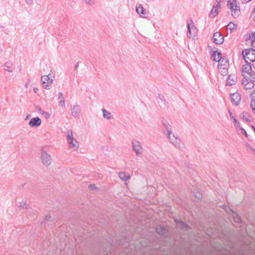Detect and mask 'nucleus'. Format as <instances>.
Returning <instances> with one entry per match:
<instances>
[{"mask_svg":"<svg viewBox=\"0 0 255 255\" xmlns=\"http://www.w3.org/2000/svg\"><path fill=\"white\" fill-rule=\"evenodd\" d=\"M195 35L196 34L193 35L192 30L190 29V27H189L187 31V35L188 37H189V38H193L195 36Z\"/></svg>","mask_w":255,"mask_h":255,"instance_id":"nucleus-32","label":"nucleus"},{"mask_svg":"<svg viewBox=\"0 0 255 255\" xmlns=\"http://www.w3.org/2000/svg\"><path fill=\"white\" fill-rule=\"evenodd\" d=\"M41 124V120L39 117L32 118L29 122L28 125L31 127H38Z\"/></svg>","mask_w":255,"mask_h":255,"instance_id":"nucleus-12","label":"nucleus"},{"mask_svg":"<svg viewBox=\"0 0 255 255\" xmlns=\"http://www.w3.org/2000/svg\"><path fill=\"white\" fill-rule=\"evenodd\" d=\"M88 188L90 190H93L95 188H96V186L95 184H90L89 186H88Z\"/></svg>","mask_w":255,"mask_h":255,"instance_id":"nucleus-41","label":"nucleus"},{"mask_svg":"<svg viewBox=\"0 0 255 255\" xmlns=\"http://www.w3.org/2000/svg\"><path fill=\"white\" fill-rule=\"evenodd\" d=\"M242 56L246 63L254 62L255 61V49L253 48L246 49L242 51Z\"/></svg>","mask_w":255,"mask_h":255,"instance_id":"nucleus-1","label":"nucleus"},{"mask_svg":"<svg viewBox=\"0 0 255 255\" xmlns=\"http://www.w3.org/2000/svg\"><path fill=\"white\" fill-rule=\"evenodd\" d=\"M163 125L167 131V135L169 134H171L172 131L171 126L168 124L166 121L163 123Z\"/></svg>","mask_w":255,"mask_h":255,"instance_id":"nucleus-26","label":"nucleus"},{"mask_svg":"<svg viewBox=\"0 0 255 255\" xmlns=\"http://www.w3.org/2000/svg\"><path fill=\"white\" fill-rule=\"evenodd\" d=\"M241 129L243 130L244 134L246 136V137H248V134L247 133V131H246V130L243 128H242Z\"/></svg>","mask_w":255,"mask_h":255,"instance_id":"nucleus-44","label":"nucleus"},{"mask_svg":"<svg viewBox=\"0 0 255 255\" xmlns=\"http://www.w3.org/2000/svg\"><path fill=\"white\" fill-rule=\"evenodd\" d=\"M254 33H255V32Z\"/></svg>","mask_w":255,"mask_h":255,"instance_id":"nucleus-54","label":"nucleus"},{"mask_svg":"<svg viewBox=\"0 0 255 255\" xmlns=\"http://www.w3.org/2000/svg\"><path fill=\"white\" fill-rule=\"evenodd\" d=\"M251 97L252 98V101H255V89H254L251 94Z\"/></svg>","mask_w":255,"mask_h":255,"instance_id":"nucleus-40","label":"nucleus"},{"mask_svg":"<svg viewBox=\"0 0 255 255\" xmlns=\"http://www.w3.org/2000/svg\"><path fill=\"white\" fill-rule=\"evenodd\" d=\"M253 71L255 73V63L253 64Z\"/></svg>","mask_w":255,"mask_h":255,"instance_id":"nucleus-49","label":"nucleus"},{"mask_svg":"<svg viewBox=\"0 0 255 255\" xmlns=\"http://www.w3.org/2000/svg\"><path fill=\"white\" fill-rule=\"evenodd\" d=\"M221 52H218L217 54V62L219 63V64H226V63H229L228 60L225 58L222 57Z\"/></svg>","mask_w":255,"mask_h":255,"instance_id":"nucleus-18","label":"nucleus"},{"mask_svg":"<svg viewBox=\"0 0 255 255\" xmlns=\"http://www.w3.org/2000/svg\"><path fill=\"white\" fill-rule=\"evenodd\" d=\"M227 28L232 31L236 29L237 25L231 22L227 25Z\"/></svg>","mask_w":255,"mask_h":255,"instance_id":"nucleus-31","label":"nucleus"},{"mask_svg":"<svg viewBox=\"0 0 255 255\" xmlns=\"http://www.w3.org/2000/svg\"><path fill=\"white\" fill-rule=\"evenodd\" d=\"M176 223V228L180 229H184L185 231H188L190 229V227L185 224L184 222L178 221L177 219L175 220Z\"/></svg>","mask_w":255,"mask_h":255,"instance_id":"nucleus-15","label":"nucleus"},{"mask_svg":"<svg viewBox=\"0 0 255 255\" xmlns=\"http://www.w3.org/2000/svg\"><path fill=\"white\" fill-rule=\"evenodd\" d=\"M250 116L249 114L246 112H243L242 113L240 116V118L241 119L243 120H245L247 122H250L251 121L249 119Z\"/></svg>","mask_w":255,"mask_h":255,"instance_id":"nucleus-22","label":"nucleus"},{"mask_svg":"<svg viewBox=\"0 0 255 255\" xmlns=\"http://www.w3.org/2000/svg\"><path fill=\"white\" fill-rule=\"evenodd\" d=\"M102 112L103 113V117L104 119L109 120L112 118L113 115L110 112L107 111L105 109H102Z\"/></svg>","mask_w":255,"mask_h":255,"instance_id":"nucleus-20","label":"nucleus"},{"mask_svg":"<svg viewBox=\"0 0 255 255\" xmlns=\"http://www.w3.org/2000/svg\"><path fill=\"white\" fill-rule=\"evenodd\" d=\"M72 115L75 118H79L81 113V107L79 105H74L72 109Z\"/></svg>","mask_w":255,"mask_h":255,"instance_id":"nucleus-13","label":"nucleus"},{"mask_svg":"<svg viewBox=\"0 0 255 255\" xmlns=\"http://www.w3.org/2000/svg\"><path fill=\"white\" fill-rule=\"evenodd\" d=\"M136 11L139 15H140L141 17H145L146 12L145 11V9L143 7L142 5L139 4L138 6H136Z\"/></svg>","mask_w":255,"mask_h":255,"instance_id":"nucleus-16","label":"nucleus"},{"mask_svg":"<svg viewBox=\"0 0 255 255\" xmlns=\"http://www.w3.org/2000/svg\"><path fill=\"white\" fill-rule=\"evenodd\" d=\"M40 159L42 163L45 166H48L52 163V159L50 155L43 149L41 151Z\"/></svg>","mask_w":255,"mask_h":255,"instance_id":"nucleus-4","label":"nucleus"},{"mask_svg":"<svg viewBox=\"0 0 255 255\" xmlns=\"http://www.w3.org/2000/svg\"><path fill=\"white\" fill-rule=\"evenodd\" d=\"M219 72L222 75L226 76L228 73V69H225L222 68H219Z\"/></svg>","mask_w":255,"mask_h":255,"instance_id":"nucleus-30","label":"nucleus"},{"mask_svg":"<svg viewBox=\"0 0 255 255\" xmlns=\"http://www.w3.org/2000/svg\"><path fill=\"white\" fill-rule=\"evenodd\" d=\"M51 218V216H50V215H46V216H45V220H46V221H49V220H50Z\"/></svg>","mask_w":255,"mask_h":255,"instance_id":"nucleus-43","label":"nucleus"},{"mask_svg":"<svg viewBox=\"0 0 255 255\" xmlns=\"http://www.w3.org/2000/svg\"><path fill=\"white\" fill-rule=\"evenodd\" d=\"M87 4L91 5L93 2L92 0H83Z\"/></svg>","mask_w":255,"mask_h":255,"instance_id":"nucleus-42","label":"nucleus"},{"mask_svg":"<svg viewBox=\"0 0 255 255\" xmlns=\"http://www.w3.org/2000/svg\"><path fill=\"white\" fill-rule=\"evenodd\" d=\"M222 0H217L216 3H221L222 2Z\"/></svg>","mask_w":255,"mask_h":255,"instance_id":"nucleus-51","label":"nucleus"},{"mask_svg":"<svg viewBox=\"0 0 255 255\" xmlns=\"http://www.w3.org/2000/svg\"><path fill=\"white\" fill-rule=\"evenodd\" d=\"M67 140L70 148H73L75 149L78 148L79 144L77 140L73 138V132L71 130H69L67 131Z\"/></svg>","mask_w":255,"mask_h":255,"instance_id":"nucleus-5","label":"nucleus"},{"mask_svg":"<svg viewBox=\"0 0 255 255\" xmlns=\"http://www.w3.org/2000/svg\"><path fill=\"white\" fill-rule=\"evenodd\" d=\"M214 6H216V8H218V9L221 8V6L220 5V3H216V5H215Z\"/></svg>","mask_w":255,"mask_h":255,"instance_id":"nucleus-45","label":"nucleus"},{"mask_svg":"<svg viewBox=\"0 0 255 255\" xmlns=\"http://www.w3.org/2000/svg\"><path fill=\"white\" fill-rule=\"evenodd\" d=\"M189 27H190V29L192 30L193 35H195L196 34L197 30L196 28L194 26V24L192 20H190V22L187 23V29H188Z\"/></svg>","mask_w":255,"mask_h":255,"instance_id":"nucleus-24","label":"nucleus"},{"mask_svg":"<svg viewBox=\"0 0 255 255\" xmlns=\"http://www.w3.org/2000/svg\"><path fill=\"white\" fill-rule=\"evenodd\" d=\"M244 1H243V3H247L249 1H250L251 0H243Z\"/></svg>","mask_w":255,"mask_h":255,"instance_id":"nucleus-50","label":"nucleus"},{"mask_svg":"<svg viewBox=\"0 0 255 255\" xmlns=\"http://www.w3.org/2000/svg\"><path fill=\"white\" fill-rule=\"evenodd\" d=\"M226 211L230 214H233V220L235 223H239L241 222L240 217L238 216L237 214L235 213L233 210L230 209L229 211H228L227 210Z\"/></svg>","mask_w":255,"mask_h":255,"instance_id":"nucleus-19","label":"nucleus"},{"mask_svg":"<svg viewBox=\"0 0 255 255\" xmlns=\"http://www.w3.org/2000/svg\"><path fill=\"white\" fill-rule=\"evenodd\" d=\"M41 115L43 116V117L45 118V119H48L50 117V114L48 113V112L43 111Z\"/></svg>","mask_w":255,"mask_h":255,"instance_id":"nucleus-37","label":"nucleus"},{"mask_svg":"<svg viewBox=\"0 0 255 255\" xmlns=\"http://www.w3.org/2000/svg\"><path fill=\"white\" fill-rule=\"evenodd\" d=\"M29 115L27 116V117H26V118L25 120H26L28 119H29Z\"/></svg>","mask_w":255,"mask_h":255,"instance_id":"nucleus-52","label":"nucleus"},{"mask_svg":"<svg viewBox=\"0 0 255 255\" xmlns=\"http://www.w3.org/2000/svg\"><path fill=\"white\" fill-rule=\"evenodd\" d=\"M224 37L220 32H216L214 33L212 37V40L214 43L217 45L222 44L224 42Z\"/></svg>","mask_w":255,"mask_h":255,"instance_id":"nucleus-10","label":"nucleus"},{"mask_svg":"<svg viewBox=\"0 0 255 255\" xmlns=\"http://www.w3.org/2000/svg\"><path fill=\"white\" fill-rule=\"evenodd\" d=\"M4 70L11 72L12 71V64L10 62H7L4 64Z\"/></svg>","mask_w":255,"mask_h":255,"instance_id":"nucleus-27","label":"nucleus"},{"mask_svg":"<svg viewBox=\"0 0 255 255\" xmlns=\"http://www.w3.org/2000/svg\"><path fill=\"white\" fill-rule=\"evenodd\" d=\"M132 150L135 152L136 155L141 154L142 152V148L139 141L133 140L131 142Z\"/></svg>","mask_w":255,"mask_h":255,"instance_id":"nucleus-9","label":"nucleus"},{"mask_svg":"<svg viewBox=\"0 0 255 255\" xmlns=\"http://www.w3.org/2000/svg\"><path fill=\"white\" fill-rule=\"evenodd\" d=\"M167 137L170 142L175 147L178 148H180L181 147V140L177 135H175L174 134L171 133V134L168 135Z\"/></svg>","mask_w":255,"mask_h":255,"instance_id":"nucleus-7","label":"nucleus"},{"mask_svg":"<svg viewBox=\"0 0 255 255\" xmlns=\"http://www.w3.org/2000/svg\"><path fill=\"white\" fill-rule=\"evenodd\" d=\"M79 62H77V63H76V64L75 65V67H74V68H75V69L76 70H77V68H78V66H79Z\"/></svg>","mask_w":255,"mask_h":255,"instance_id":"nucleus-48","label":"nucleus"},{"mask_svg":"<svg viewBox=\"0 0 255 255\" xmlns=\"http://www.w3.org/2000/svg\"><path fill=\"white\" fill-rule=\"evenodd\" d=\"M35 109L36 112H37L39 114H41L43 112L42 111L41 108L40 106L36 105L35 106Z\"/></svg>","mask_w":255,"mask_h":255,"instance_id":"nucleus-39","label":"nucleus"},{"mask_svg":"<svg viewBox=\"0 0 255 255\" xmlns=\"http://www.w3.org/2000/svg\"><path fill=\"white\" fill-rule=\"evenodd\" d=\"M43 87L46 89H49V85H51L53 82V79L51 78L50 74L42 76L41 78Z\"/></svg>","mask_w":255,"mask_h":255,"instance_id":"nucleus-8","label":"nucleus"},{"mask_svg":"<svg viewBox=\"0 0 255 255\" xmlns=\"http://www.w3.org/2000/svg\"><path fill=\"white\" fill-rule=\"evenodd\" d=\"M26 1L29 4H30L33 2L32 0H26Z\"/></svg>","mask_w":255,"mask_h":255,"instance_id":"nucleus-47","label":"nucleus"},{"mask_svg":"<svg viewBox=\"0 0 255 255\" xmlns=\"http://www.w3.org/2000/svg\"><path fill=\"white\" fill-rule=\"evenodd\" d=\"M237 81V77L235 75H230L226 80L227 85L232 86L235 85Z\"/></svg>","mask_w":255,"mask_h":255,"instance_id":"nucleus-14","label":"nucleus"},{"mask_svg":"<svg viewBox=\"0 0 255 255\" xmlns=\"http://www.w3.org/2000/svg\"><path fill=\"white\" fill-rule=\"evenodd\" d=\"M218 52L217 51H214L211 57V58L216 62H217L218 60L217 57H216V55H217Z\"/></svg>","mask_w":255,"mask_h":255,"instance_id":"nucleus-34","label":"nucleus"},{"mask_svg":"<svg viewBox=\"0 0 255 255\" xmlns=\"http://www.w3.org/2000/svg\"><path fill=\"white\" fill-rule=\"evenodd\" d=\"M119 177L122 180L124 181H127L130 178L129 175L128 174L127 175L125 172H120L119 174Z\"/></svg>","mask_w":255,"mask_h":255,"instance_id":"nucleus-23","label":"nucleus"},{"mask_svg":"<svg viewBox=\"0 0 255 255\" xmlns=\"http://www.w3.org/2000/svg\"><path fill=\"white\" fill-rule=\"evenodd\" d=\"M252 67L253 65L251 66L248 63L243 65L242 71L243 78L255 76V73L253 72Z\"/></svg>","mask_w":255,"mask_h":255,"instance_id":"nucleus-3","label":"nucleus"},{"mask_svg":"<svg viewBox=\"0 0 255 255\" xmlns=\"http://www.w3.org/2000/svg\"><path fill=\"white\" fill-rule=\"evenodd\" d=\"M195 197L198 199H200L202 198V194L201 191H197L196 193L194 192Z\"/></svg>","mask_w":255,"mask_h":255,"instance_id":"nucleus-33","label":"nucleus"},{"mask_svg":"<svg viewBox=\"0 0 255 255\" xmlns=\"http://www.w3.org/2000/svg\"><path fill=\"white\" fill-rule=\"evenodd\" d=\"M18 206L19 208L23 209H26L27 208L28 206V205L25 202H20Z\"/></svg>","mask_w":255,"mask_h":255,"instance_id":"nucleus-36","label":"nucleus"},{"mask_svg":"<svg viewBox=\"0 0 255 255\" xmlns=\"http://www.w3.org/2000/svg\"><path fill=\"white\" fill-rule=\"evenodd\" d=\"M156 232L160 235H164L166 233V230L164 227L159 226L156 228Z\"/></svg>","mask_w":255,"mask_h":255,"instance_id":"nucleus-28","label":"nucleus"},{"mask_svg":"<svg viewBox=\"0 0 255 255\" xmlns=\"http://www.w3.org/2000/svg\"><path fill=\"white\" fill-rule=\"evenodd\" d=\"M255 81V76L243 78L242 80V84L244 85L245 89H251L254 86V82Z\"/></svg>","mask_w":255,"mask_h":255,"instance_id":"nucleus-6","label":"nucleus"},{"mask_svg":"<svg viewBox=\"0 0 255 255\" xmlns=\"http://www.w3.org/2000/svg\"><path fill=\"white\" fill-rule=\"evenodd\" d=\"M250 106L252 108L253 113H254V114H255V101L251 102Z\"/></svg>","mask_w":255,"mask_h":255,"instance_id":"nucleus-38","label":"nucleus"},{"mask_svg":"<svg viewBox=\"0 0 255 255\" xmlns=\"http://www.w3.org/2000/svg\"><path fill=\"white\" fill-rule=\"evenodd\" d=\"M218 9L216 8V6H213L209 13L210 17H214L218 14Z\"/></svg>","mask_w":255,"mask_h":255,"instance_id":"nucleus-25","label":"nucleus"},{"mask_svg":"<svg viewBox=\"0 0 255 255\" xmlns=\"http://www.w3.org/2000/svg\"><path fill=\"white\" fill-rule=\"evenodd\" d=\"M33 91L35 93H37L39 91V89L37 88H34L33 89Z\"/></svg>","mask_w":255,"mask_h":255,"instance_id":"nucleus-46","label":"nucleus"},{"mask_svg":"<svg viewBox=\"0 0 255 255\" xmlns=\"http://www.w3.org/2000/svg\"><path fill=\"white\" fill-rule=\"evenodd\" d=\"M255 33H251L249 35V37L246 39V41L251 43L252 48L255 49Z\"/></svg>","mask_w":255,"mask_h":255,"instance_id":"nucleus-17","label":"nucleus"},{"mask_svg":"<svg viewBox=\"0 0 255 255\" xmlns=\"http://www.w3.org/2000/svg\"><path fill=\"white\" fill-rule=\"evenodd\" d=\"M219 68H222L223 69H228L229 67V63H226V64H219Z\"/></svg>","mask_w":255,"mask_h":255,"instance_id":"nucleus-35","label":"nucleus"},{"mask_svg":"<svg viewBox=\"0 0 255 255\" xmlns=\"http://www.w3.org/2000/svg\"><path fill=\"white\" fill-rule=\"evenodd\" d=\"M231 100L233 104L238 106L241 101V96L238 93L231 94Z\"/></svg>","mask_w":255,"mask_h":255,"instance_id":"nucleus-11","label":"nucleus"},{"mask_svg":"<svg viewBox=\"0 0 255 255\" xmlns=\"http://www.w3.org/2000/svg\"><path fill=\"white\" fill-rule=\"evenodd\" d=\"M28 83H26V84H25V87H26V88H27V87H28Z\"/></svg>","mask_w":255,"mask_h":255,"instance_id":"nucleus-53","label":"nucleus"},{"mask_svg":"<svg viewBox=\"0 0 255 255\" xmlns=\"http://www.w3.org/2000/svg\"><path fill=\"white\" fill-rule=\"evenodd\" d=\"M227 5L232 11V15L234 18H237L240 13V7L238 1L237 0H229Z\"/></svg>","mask_w":255,"mask_h":255,"instance_id":"nucleus-2","label":"nucleus"},{"mask_svg":"<svg viewBox=\"0 0 255 255\" xmlns=\"http://www.w3.org/2000/svg\"><path fill=\"white\" fill-rule=\"evenodd\" d=\"M58 100L59 101V104L62 107L64 108L65 106V100L63 97V94L61 92L58 93Z\"/></svg>","mask_w":255,"mask_h":255,"instance_id":"nucleus-21","label":"nucleus"},{"mask_svg":"<svg viewBox=\"0 0 255 255\" xmlns=\"http://www.w3.org/2000/svg\"><path fill=\"white\" fill-rule=\"evenodd\" d=\"M229 113L230 114V116L231 119H233V121L234 122L235 126V127H239L240 126V125L239 122L237 120L234 116H232V113H231V112H230V111H229Z\"/></svg>","mask_w":255,"mask_h":255,"instance_id":"nucleus-29","label":"nucleus"}]
</instances>
